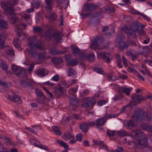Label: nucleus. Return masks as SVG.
I'll list each match as a JSON object with an SVG mask.
<instances>
[{"label": "nucleus", "mask_w": 152, "mask_h": 152, "mask_svg": "<svg viewBox=\"0 0 152 152\" xmlns=\"http://www.w3.org/2000/svg\"><path fill=\"white\" fill-rule=\"evenodd\" d=\"M106 121V117H103L97 120L96 122V126L99 130H102L103 128L101 126H103Z\"/></svg>", "instance_id": "1a4fd4ad"}, {"label": "nucleus", "mask_w": 152, "mask_h": 152, "mask_svg": "<svg viewBox=\"0 0 152 152\" xmlns=\"http://www.w3.org/2000/svg\"><path fill=\"white\" fill-rule=\"evenodd\" d=\"M46 7L47 10H51L52 7L53 0H45Z\"/></svg>", "instance_id": "5701e85b"}, {"label": "nucleus", "mask_w": 152, "mask_h": 152, "mask_svg": "<svg viewBox=\"0 0 152 152\" xmlns=\"http://www.w3.org/2000/svg\"><path fill=\"white\" fill-rule=\"evenodd\" d=\"M10 21L11 23H12L14 24H16L19 23L20 21V20L17 17L14 16L11 18L10 20Z\"/></svg>", "instance_id": "72a5a7b5"}, {"label": "nucleus", "mask_w": 152, "mask_h": 152, "mask_svg": "<svg viewBox=\"0 0 152 152\" xmlns=\"http://www.w3.org/2000/svg\"><path fill=\"white\" fill-rule=\"evenodd\" d=\"M93 142L94 144L96 145H99V146H101V145H103V141L100 140H94Z\"/></svg>", "instance_id": "0e129e2a"}, {"label": "nucleus", "mask_w": 152, "mask_h": 152, "mask_svg": "<svg viewBox=\"0 0 152 152\" xmlns=\"http://www.w3.org/2000/svg\"><path fill=\"white\" fill-rule=\"evenodd\" d=\"M11 6H13V5H10L6 3L1 4L2 7L5 11L6 14L11 15H14V12L15 10L13 7H11Z\"/></svg>", "instance_id": "423d86ee"}, {"label": "nucleus", "mask_w": 152, "mask_h": 152, "mask_svg": "<svg viewBox=\"0 0 152 152\" xmlns=\"http://www.w3.org/2000/svg\"><path fill=\"white\" fill-rule=\"evenodd\" d=\"M111 152H123V148L120 146H118L115 150L111 151Z\"/></svg>", "instance_id": "13d9d810"}, {"label": "nucleus", "mask_w": 152, "mask_h": 152, "mask_svg": "<svg viewBox=\"0 0 152 152\" xmlns=\"http://www.w3.org/2000/svg\"><path fill=\"white\" fill-rule=\"evenodd\" d=\"M79 57L81 60H83L84 59H86V57L87 55H86V53L85 52H81L80 53L79 55Z\"/></svg>", "instance_id": "052dcab7"}, {"label": "nucleus", "mask_w": 152, "mask_h": 152, "mask_svg": "<svg viewBox=\"0 0 152 152\" xmlns=\"http://www.w3.org/2000/svg\"><path fill=\"white\" fill-rule=\"evenodd\" d=\"M7 99L15 102L19 103H20L21 102L20 96L16 94H14L13 96H9Z\"/></svg>", "instance_id": "4468645a"}, {"label": "nucleus", "mask_w": 152, "mask_h": 152, "mask_svg": "<svg viewBox=\"0 0 152 152\" xmlns=\"http://www.w3.org/2000/svg\"><path fill=\"white\" fill-rule=\"evenodd\" d=\"M125 37L124 35L121 34H118L116 39L115 42L117 44L120 43V42L123 41V40L125 39Z\"/></svg>", "instance_id": "412c9836"}, {"label": "nucleus", "mask_w": 152, "mask_h": 152, "mask_svg": "<svg viewBox=\"0 0 152 152\" xmlns=\"http://www.w3.org/2000/svg\"><path fill=\"white\" fill-rule=\"evenodd\" d=\"M104 10L105 12L107 13L113 12L115 11L114 8L112 7L105 6L104 7Z\"/></svg>", "instance_id": "c85d7f7f"}, {"label": "nucleus", "mask_w": 152, "mask_h": 152, "mask_svg": "<svg viewBox=\"0 0 152 152\" xmlns=\"http://www.w3.org/2000/svg\"><path fill=\"white\" fill-rule=\"evenodd\" d=\"M48 70L45 68H40L37 69L35 71L36 74L39 76L44 77L48 74Z\"/></svg>", "instance_id": "9d476101"}, {"label": "nucleus", "mask_w": 152, "mask_h": 152, "mask_svg": "<svg viewBox=\"0 0 152 152\" xmlns=\"http://www.w3.org/2000/svg\"><path fill=\"white\" fill-rule=\"evenodd\" d=\"M45 35L47 37L51 38L52 37V34L50 30L49 29L46 30L45 32Z\"/></svg>", "instance_id": "de8ad7c7"}, {"label": "nucleus", "mask_w": 152, "mask_h": 152, "mask_svg": "<svg viewBox=\"0 0 152 152\" xmlns=\"http://www.w3.org/2000/svg\"><path fill=\"white\" fill-rule=\"evenodd\" d=\"M94 69L96 72L99 74H102L104 72L100 68H95Z\"/></svg>", "instance_id": "69168bd1"}, {"label": "nucleus", "mask_w": 152, "mask_h": 152, "mask_svg": "<svg viewBox=\"0 0 152 152\" xmlns=\"http://www.w3.org/2000/svg\"><path fill=\"white\" fill-rule=\"evenodd\" d=\"M70 48L73 51V55L75 56L78 55L80 51V50L75 45H71Z\"/></svg>", "instance_id": "aec40b11"}, {"label": "nucleus", "mask_w": 152, "mask_h": 152, "mask_svg": "<svg viewBox=\"0 0 152 152\" xmlns=\"http://www.w3.org/2000/svg\"><path fill=\"white\" fill-rule=\"evenodd\" d=\"M89 127L88 123L86 122L82 123L79 125V128L84 132H87Z\"/></svg>", "instance_id": "dca6fc26"}, {"label": "nucleus", "mask_w": 152, "mask_h": 152, "mask_svg": "<svg viewBox=\"0 0 152 152\" xmlns=\"http://www.w3.org/2000/svg\"><path fill=\"white\" fill-rule=\"evenodd\" d=\"M21 78H23V79L20 80L19 83L20 86L25 88L31 87L32 86V82L27 78V76L26 77Z\"/></svg>", "instance_id": "0eeeda50"}, {"label": "nucleus", "mask_w": 152, "mask_h": 152, "mask_svg": "<svg viewBox=\"0 0 152 152\" xmlns=\"http://www.w3.org/2000/svg\"><path fill=\"white\" fill-rule=\"evenodd\" d=\"M140 27V23L138 21H136L129 27L125 26L122 28L123 31L127 35L128 37H132L136 38L137 35L135 32L139 31Z\"/></svg>", "instance_id": "f257e3e1"}, {"label": "nucleus", "mask_w": 152, "mask_h": 152, "mask_svg": "<svg viewBox=\"0 0 152 152\" xmlns=\"http://www.w3.org/2000/svg\"><path fill=\"white\" fill-rule=\"evenodd\" d=\"M0 67L4 70H6L8 68L5 62H4L3 60H0Z\"/></svg>", "instance_id": "4c0bfd02"}, {"label": "nucleus", "mask_w": 152, "mask_h": 152, "mask_svg": "<svg viewBox=\"0 0 152 152\" xmlns=\"http://www.w3.org/2000/svg\"><path fill=\"white\" fill-rule=\"evenodd\" d=\"M30 143L32 145L35 146L37 147L38 146V144L39 142L34 139H31L30 140Z\"/></svg>", "instance_id": "5fc2aeb1"}, {"label": "nucleus", "mask_w": 152, "mask_h": 152, "mask_svg": "<svg viewBox=\"0 0 152 152\" xmlns=\"http://www.w3.org/2000/svg\"><path fill=\"white\" fill-rule=\"evenodd\" d=\"M28 46L31 48L38 49L40 50H42L43 48L40 45H38L33 42H30L28 43Z\"/></svg>", "instance_id": "f3484780"}, {"label": "nucleus", "mask_w": 152, "mask_h": 152, "mask_svg": "<svg viewBox=\"0 0 152 152\" xmlns=\"http://www.w3.org/2000/svg\"><path fill=\"white\" fill-rule=\"evenodd\" d=\"M148 124H147L145 123H142L140 125V127L143 130H146Z\"/></svg>", "instance_id": "e2e57ef3"}, {"label": "nucleus", "mask_w": 152, "mask_h": 152, "mask_svg": "<svg viewBox=\"0 0 152 152\" xmlns=\"http://www.w3.org/2000/svg\"><path fill=\"white\" fill-rule=\"evenodd\" d=\"M97 7L96 5L91 3L86 4L84 6L83 10L86 12L94 11Z\"/></svg>", "instance_id": "f8f14e48"}, {"label": "nucleus", "mask_w": 152, "mask_h": 152, "mask_svg": "<svg viewBox=\"0 0 152 152\" xmlns=\"http://www.w3.org/2000/svg\"><path fill=\"white\" fill-rule=\"evenodd\" d=\"M132 118L134 120L141 121L144 120L148 121H152L150 114L140 109L136 110Z\"/></svg>", "instance_id": "f03ea898"}, {"label": "nucleus", "mask_w": 152, "mask_h": 152, "mask_svg": "<svg viewBox=\"0 0 152 152\" xmlns=\"http://www.w3.org/2000/svg\"><path fill=\"white\" fill-rule=\"evenodd\" d=\"M46 18H48L49 21H52L56 20L57 18V15L55 13H52L50 14V16H46Z\"/></svg>", "instance_id": "f704fd0d"}, {"label": "nucleus", "mask_w": 152, "mask_h": 152, "mask_svg": "<svg viewBox=\"0 0 152 152\" xmlns=\"http://www.w3.org/2000/svg\"><path fill=\"white\" fill-rule=\"evenodd\" d=\"M63 137V138L66 140L73 139L75 138V137L73 135L71 134L69 132L64 134Z\"/></svg>", "instance_id": "393cba45"}, {"label": "nucleus", "mask_w": 152, "mask_h": 152, "mask_svg": "<svg viewBox=\"0 0 152 152\" xmlns=\"http://www.w3.org/2000/svg\"><path fill=\"white\" fill-rule=\"evenodd\" d=\"M78 86L77 85L75 88H72L68 91V93L69 94L72 95V96H76L75 95V93L77 91Z\"/></svg>", "instance_id": "a878e982"}, {"label": "nucleus", "mask_w": 152, "mask_h": 152, "mask_svg": "<svg viewBox=\"0 0 152 152\" xmlns=\"http://www.w3.org/2000/svg\"><path fill=\"white\" fill-rule=\"evenodd\" d=\"M137 32L138 33L139 36L142 35L144 36L145 34V32L142 29H140L139 31H137Z\"/></svg>", "instance_id": "774afa93"}, {"label": "nucleus", "mask_w": 152, "mask_h": 152, "mask_svg": "<svg viewBox=\"0 0 152 152\" xmlns=\"http://www.w3.org/2000/svg\"><path fill=\"white\" fill-rule=\"evenodd\" d=\"M0 86H4L5 87L9 88L11 86V83L10 82L6 83L0 80Z\"/></svg>", "instance_id": "a18cd8bd"}, {"label": "nucleus", "mask_w": 152, "mask_h": 152, "mask_svg": "<svg viewBox=\"0 0 152 152\" xmlns=\"http://www.w3.org/2000/svg\"><path fill=\"white\" fill-rule=\"evenodd\" d=\"M18 26H16V27L18 28V29L21 28L23 29H25L26 27V26L23 23H20Z\"/></svg>", "instance_id": "680f3d73"}, {"label": "nucleus", "mask_w": 152, "mask_h": 152, "mask_svg": "<svg viewBox=\"0 0 152 152\" xmlns=\"http://www.w3.org/2000/svg\"><path fill=\"white\" fill-rule=\"evenodd\" d=\"M12 69L13 73L19 78H23L26 77V72L21 67L13 65L12 66Z\"/></svg>", "instance_id": "20e7f679"}, {"label": "nucleus", "mask_w": 152, "mask_h": 152, "mask_svg": "<svg viewBox=\"0 0 152 152\" xmlns=\"http://www.w3.org/2000/svg\"><path fill=\"white\" fill-rule=\"evenodd\" d=\"M147 143L144 141L142 139L139 140L137 142V145L141 147L144 148L145 147Z\"/></svg>", "instance_id": "ea45409f"}, {"label": "nucleus", "mask_w": 152, "mask_h": 152, "mask_svg": "<svg viewBox=\"0 0 152 152\" xmlns=\"http://www.w3.org/2000/svg\"><path fill=\"white\" fill-rule=\"evenodd\" d=\"M68 75L69 76H72L73 75L75 72V69L72 68H70L68 69Z\"/></svg>", "instance_id": "864d4df0"}, {"label": "nucleus", "mask_w": 152, "mask_h": 152, "mask_svg": "<svg viewBox=\"0 0 152 152\" xmlns=\"http://www.w3.org/2000/svg\"><path fill=\"white\" fill-rule=\"evenodd\" d=\"M57 142L61 146L64 148L65 149H68V146L63 141L57 139Z\"/></svg>", "instance_id": "58836bf2"}, {"label": "nucleus", "mask_w": 152, "mask_h": 152, "mask_svg": "<svg viewBox=\"0 0 152 152\" xmlns=\"http://www.w3.org/2000/svg\"><path fill=\"white\" fill-rule=\"evenodd\" d=\"M4 140L5 143L7 145H11L12 144V142L11 139L7 137H5L4 138Z\"/></svg>", "instance_id": "8fccbe9b"}, {"label": "nucleus", "mask_w": 152, "mask_h": 152, "mask_svg": "<svg viewBox=\"0 0 152 152\" xmlns=\"http://www.w3.org/2000/svg\"><path fill=\"white\" fill-rule=\"evenodd\" d=\"M18 0H10L9 2L7 3L12 5H15L18 3Z\"/></svg>", "instance_id": "6e6d98bb"}, {"label": "nucleus", "mask_w": 152, "mask_h": 152, "mask_svg": "<svg viewBox=\"0 0 152 152\" xmlns=\"http://www.w3.org/2000/svg\"><path fill=\"white\" fill-rule=\"evenodd\" d=\"M99 44L94 39L92 42L91 45V48L92 49L96 50V49L98 48V47Z\"/></svg>", "instance_id": "2f4dec72"}, {"label": "nucleus", "mask_w": 152, "mask_h": 152, "mask_svg": "<svg viewBox=\"0 0 152 152\" xmlns=\"http://www.w3.org/2000/svg\"><path fill=\"white\" fill-rule=\"evenodd\" d=\"M118 135L121 136H125L128 135L127 133L124 130H120L116 132Z\"/></svg>", "instance_id": "c03bdc74"}, {"label": "nucleus", "mask_w": 152, "mask_h": 152, "mask_svg": "<svg viewBox=\"0 0 152 152\" xmlns=\"http://www.w3.org/2000/svg\"><path fill=\"white\" fill-rule=\"evenodd\" d=\"M119 50H123L126 48H127L129 47L128 44L126 43L125 41H123L118 44Z\"/></svg>", "instance_id": "6ab92c4d"}, {"label": "nucleus", "mask_w": 152, "mask_h": 152, "mask_svg": "<svg viewBox=\"0 0 152 152\" xmlns=\"http://www.w3.org/2000/svg\"><path fill=\"white\" fill-rule=\"evenodd\" d=\"M134 126V123L131 120H129L126 122V126L129 128H131Z\"/></svg>", "instance_id": "09e8293b"}, {"label": "nucleus", "mask_w": 152, "mask_h": 152, "mask_svg": "<svg viewBox=\"0 0 152 152\" xmlns=\"http://www.w3.org/2000/svg\"><path fill=\"white\" fill-rule=\"evenodd\" d=\"M28 53L29 56L31 58L35 57L37 55L38 53L36 51L32 49L28 50Z\"/></svg>", "instance_id": "cd10ccee"}, {"label": "nucleus", "mask_w": 152, "mask_h": 152, "mask_svg": "<svg viewBox=\"0 0 152 152\" xmlns=\"http://www.w3.org/2000/svg\"><path fill=\"white\" fill-rule=\"evenodd\" d=\"M43 29L40 27L36 26L33 27V31L35 32L41 33L42 32Z\"/></svg>", "instance_id": "79ce46f5"}, {"label": "nucleus", "mask_w": 152, "mask_h": 152, "mask_svg": "<svg viewBox=\"0 0 152 152\" xmlns=\"http://www.w3.org/2000/svg\"><path fill=\"white\" fill-rule=\"evenodd\" d=\"M13 43V45L16 48H18L20 46V42L17 38L14 39Z\"/></svg>", "instance_id": "a19ab883"}, {"label": "nucleus", "mask_w": 152, "mask_h": 152, "mask_svg": "<svg viewBox=\"0 0 152 152\" xmlns=\"http://www.w3.org/2000/svg\"><path fill=\"white\" fill-rule=\"evenodd\" d=\"M142 133L138 129L133 130L131 132V136L135 138H140L142 136Z\"/></svg>", "instance_id": "2eb2a0df"}, {"label": "nucleus", "mask_w": 152, "mask_h": 152, "mask_svg": "<svg viewBox=\"0 0 152 152\" xmlns=\"http://www.w3.org/2000/svg\"><path fill=\"white\" fill-rule=\"evenodd\" d=\"M96 102V99L94 97H86L83 100V107H91L94 105Z\"/></svg>", "instance_id": "39448f33"}, {"label": "nucleus", "mask_w": 152, "mask_h": 152, "mask_svg": "<svg viewBox=\"0 0 152 152\" xmlns=\"http://www.w3.org/2000/svg\"><path fill=\"white\" fill-rule=\"evenodd\" d=\"M95 59V56L94 53H90L87 55L86 59L88 61H93Z\"/></svg>", "instance_id": "7c9ffc66"}, {"label": "nucleus", "mask_w": 152, "mask_h": 152, "mask_svg": "<svg viewBox=\"0 0 152 152\" xmlns=\"http://www.w3.org/2000/svg\"><path fill=\"white\" fill-rule=\"evenodd\" d=\"M68 97L70 100V104L72 107V109L74 110L75 108L77 107L78 103V101L77 99V98L76 96H68Z\"/></svg>", "instance_id": "ddd939ff"}, {"label": "nucleus", "mask_w": 152, "mask_h": 152, "mask_svg": "<svg viewBox=\"0 0 152 152\" xmlns=\"http://www.w3.org/2000/svg\"><path fill=\"white\" fill-rule=\"evenodd\" d=\"M119 115V113H118L117 114H114L113 113H110L107 114V115L105 117H106V118H110L113 117H117Z\"/></svg>", "instance_id": "4d7b16f0"}, {"label": "nucleus", "mask_w": 152, "mask_h": 152, "mask_svg": "<svg viewBox=\"0 0 152 152\" xmlns=\"http://www.w3.org/2000/svg\"><path fill=\"white\" fill-rule=\"evenodd\" d=\"M37 55L38 56V58L39 60H44V53H38Z\"/></svg>", "instance_id": "603ef678"}, {"label": "nucleus", "mask_w": 152, "mask_h": 152, "mask_svg": "<svg viewBox=\"0 0 152 152\" xmlns=\"http://www.w3.org/2000/svg\"><path fill=\"white\" fill-rule=\"evenodd\" d=\"M132 100L130 103L126 105L123 107L120 110V112L119 113H124L126 108L129 106L136 105L139 103L140 101L145 99V98H142V96L140 94H134L132 96Z\"/></svg>", "instance_id": "7ed1b4c3"}, {"label": "nucleus", "mask_w": 152, "mask_h": 152, "mask_svg": "<svg viewBox=\"0 0 152 152\" xmlns=\"http://www.w3.org/2000/svg\"><path fill=\"white\" fill-rule=\"evenodd\" d=\"M61 33L59 31L56 32L53 34L54 39L58 43H60L61 41Z\"/></svg>", "instance_id": "a211bd4d"}, {"label": "nucleus", "mask_w": 152, "mask_h": 152, "mask_svg": "<svg viewBox=\"0 0 152 152\" xmlns=\"http://www.w3.org/2000/svg\"><path fill=\"white\" fill-rule=\"evenodd\" d=\"M52 62L56 65H58L62 62V60L61 58L53 57L52 58Z\"/></svg>", "instance_id": "4be33fe9"}, {"label": "nucleus", "mask_w": 152, "mask_h": 152, "mask_svg": "<svg viewBox=\"0 0 152 152\" xmlns=\"http://www.w3.org/2000/svg\"><path fill=\"white\" fill-rule=\"evenodd\" d=\"M50 52L53 55H58L61 53L62 52L57 50L54 48H53L50 49Z\"/></svg>", "instance_id": "c9c22d12"}, {"label": "nucleus", "mask_w": 152, "mask_h": 152, "mask_svg": "<svg viewBox=\"0 0 152 152\" xmlns=\"http://www.w3.org/2000/svg\"><path fill=\"white\" fill-rule=\"evenodd\" d=\"M78 62V61L76 59H70L68 60V64L72 66L76 65Z\"/></svg>", "instance_id": "bb28decb"}, {"label": "nucleus", "mask_w": 152, "mask_h": 152, "mask_svg": "<svg viewBox=\"0 0 152 152\" xmlns=\"http://www.w3.org/2000/svg\"><path fill=\"white\" fill-rule=\"evenodd\" d=\"M129 54L131 56L133 60H135L137 58V54H134L132 52H129Z\"/></svg>", "instance_id": "338daca9"}, {"label": "nucleus", "mask_w": 152, "mask_h": 152, "mask_svg": "<svg viewBox=\"0 0 152 152\" xmlns=\"http://www.w3.org/2000/svg\"><path fill=\"white\" fill-rule=\"evenodd\" d=\"M131 88H129L121 87L119 90V92L122 91L125 93L127 95H129L130 94Z\"/></svg>", "instance_id": "b1692460"}, {"label": "nucleus", "mask_w": 152, "mask_h": 152, "mask_svg": "<svg viewBox=\"0 0 152 152\" xmlns=\"http://www.w3.org/2000/svg\"><path fill=\"white\" fill-rule=\"evenodd\" d=\"M99 55L107 63L110 62V60L112 59V56L108 53L101 52L99 53Z\"/></svg>", "instance_id": "6e6552de"}, {"label": "nucleus", "mask_w": 152, "mask_h": 152, "mask_svg": "<svg viewBox=\"0 0 152 152\" xmlns=\"http://www.w3.org/2000/svg\"><path fill=\"white\" fill-rule=\"evenodd\" d=\"M35 91L36 94L38 97H42L43 96V98H45V96L43 94V93L40 90L36 89Z\"/></svg>", "instance_id": "37998d69"}, {"label": "nucleus", "mask_w": 152, "mask_h": 152, "mask_svg": "<svg viewBox=\"0 0 152 152\" xmlns=\"http://www.w3.org/2000/svg\"><path fill=\"white\" fill-rule=\"evenodd\" d=\"M7 21L3 20H0V27L3 29H5L7 28Z\"/></svg>", "instance_id": "e433bc0d"}, {"label": "nucleus", "mask_w": 152, "mask_h": 152, "mask_svg": "<svg viewBox=\"0 0 152 152\" xmlns=\"http://www.w3.org/2000/svg\"><path fill=\"white\" fill-rule=\"evenodd\" d=\"M95 39L99 45H101L104 42V39L102 37H97Z\"/></svg>", "instance_id": "49530a36"}, {"label": "nucleus", "mask_w": 152, "mask_h": 152, "mask_svg": "<svg viewBox=\"0 0 152 152\" xmlns=\"http://www.w3.org/2000/svg\"><path fill=\"white\" fill-rule=\"evenodd\" d=\"M116 132L108 129L107 131V134L109 137L112 136H114Z\"/></svg>", "instance_id": "3c124183"}, {"label": "nucleus", "mask_w": 152, "mask_h": 152, "mask_svg": "<svg viewBox=\"0 0 152 152\" xmlns=\"http://www.w3.org/2000/svg\"><path fill=\"white\" fill-rule=\"evenodd\" d=\"M33 5L34 8L38 9L40 7V2L39 1H34L33 3Z\"/></svg>", "instance_id": "bf43d9fd"}, {"label": "nucleus", "mask_w": 152, "mask_h": 152, "mask_svg": "<svg viewBox=\"0 0 152 152\" xmlns=\"http://www.w3.org/2000/svg\"><path fill=\"white\" fill-rule=\"evenodd\" d=\"M53 131L57 135H60L61 134V132L59 128L56 126H53L52 127Z\"/></svg>", "instance_id": "c756f323"}, {"label": "nucleus", "mask_w": 152, "mask_h": 152, "mask_svg": "<svg viewBox=\"0 0 152 152\" xmlns=\"http://www.w3.org/2000/svg\"><path fill=\"white\" fill-rule=\"evenodd\" d=\"M3 55L8 60L11 61L12 57L15 55V53L14 50L10 49L5 51Z\"/></svg>", "instance_id": "9b49d317"}, {"label": "nucleus", "mask_w": 152, "mask_h": 152, "mask_svg": "<svg viewBox=\"0 0 152 152\" xmlns=\"http://www.w3.org/2000/svg\"><path fill=\"white\" fill-rule=\"evenodd\" d=\"M4 37L3 35L0 34V49H3L5 48V42L4 40L3 39Z\"/></svg>", "instance_id": "473e14b6"}]
</instances>
